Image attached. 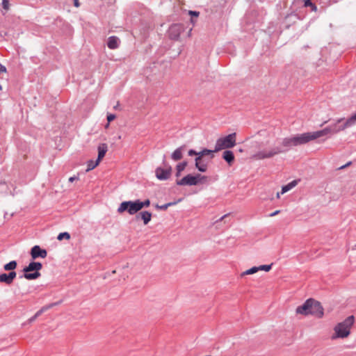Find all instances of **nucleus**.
<instances>
[{"label": "nucleus", "mask_w": 356, "mask_h": 356, "mask_svg": "<svg viewBox=\"0 0 356 356\" xmlns=\"http://www.w3.org/2000/svg\"><path fill=\"white\" fill-rule=\"evenodd\" d=\"M348 120L352 126H353L356 123V113L353 115L350 118H348Z\"/></svg>", "instance_id": "30"}, {"label": "nucleus", "mask_w": 356, "mask_h": 356, "mask_svg": "<svg viewBox=\"0 0 356 356\" xmlns=\"http://www.w3.org/2000/svg\"><path fill=\"white\" fill-rule=\"evenodd\" d=\"M6 72V67L0 63V74Z\"/></svg>", "instance_id": "41"}, {"label": "nucleus", "mask_w": 356, "mask_h": 356, "mask_svg": "<svg viewBox=\"0 0 356 356\" xmlns=\"http://www.w3.org/2000/svg\"><path fill=\"white\" fill-rule=\"evenodd\" d=\"M118 106H119V102H118L117 105L114 106V108H115V109H117V108H118Z\"/></svg>", "instance_id": "52"}, {"label": "nucleus", "mask_w": 356, "mask_h": 356, "mask_svg": "<svg viewBox=\"0 0 356 356\" xmlns=\"http://www.w3.org/2000/svg\"><path fill=\"white\" fill-rule=\"evenodd\" d=\"M187 165H188V162L186 161L181 162L177 165L176 170L182 172L185 170V168Z\"/></svg>", "instance_id": "26"}, {"label": "nucleus", "mask_w": 356, "mask_h": 356, "mask_svg": "<svg viewBox=\"0 0 356 356\" xmlns=\"http://www.w3.org/2000/svg\"><path fill=\"white\" fill-rule=\"evenodd\" d=\"M74 5L75 7H79L80 6L79 0H74Z\"/></svg>", "instance_id": "46"}, {"label": "nucleus", "mask_w": 356, "mask_h": 356, "mask_svg": "<svg viewBox=\"0 0 356 356\" xmlns=\"http://www.w3.org/2000/svg\"><path fill=\"white\" fill-rule=\"evenodd\" d=\"M280 213V210H277V211H274L273 213H271L270 214H269V216L270 217H273V216L277 215Z\"/></svg>", "instance_id": "43"}, {"label": "nucleus", "mask_w": 356, "mask_h": 356, "mask_svg": "<svg viewBox=\"0 0 356 356\" xmlns=\"http://www.w3.org/2000/svg\"><path fill=\"white\" fill-rule=\"evenodd\" d=\"M37 318V317L34 315L32 317H31L29 319V323H32L34 321H35V319Z\"/></svg>", "instance_id": "44"}, {"label": "nucleus", "mask_w": 356, "mask_h": 356, "mask_svg": "<svg viewBox=\"0 0 356 356\" xmlns=\"http://www.w3.org/2000/svg\"><path fill=\"white\" fill-rule=\"evenodd\" d=\"M210 159L207 158L201 159V160H195V168L201 172H205L208 169V164Z\"/></svg>", "instance_id": "12"}, {"label": "nucleus", "mask_w": 356, "mask_h": 356, "mask_svg": "<svg viewBox=\"0 0 356 356\" xmlns=\"http://www.w3.org/2000/svg\"><path fill=\"white\" fill-rule=\"evenodd\" d=\"M181 201V199H179L177 201H175V202H168V203H166V205H167V207H170L171 206H174L175 205L177 202H179Z\"/></svg>", "instance_id": "37"}, {"label": "nucleus", "mask_w": 356, "mask_h": 356, "mask_svg": "<svg viewBox=\"0 0 356 356\" xmlns=\"http://www.w3.org/2000/svg\"><path fill=\"white\" fill-rule=\"evenodd\" d=\"M272 265V264L270 265H261L258 266L257 268H259V270H265L268 272L271 269Z\"/></svg>", "instance_id": "29"}, {"label": "nucleus", "mask_w": 356, "mask_h": 356, "mask_svg": "<svg viewBox=\"0 0 356 356\" xmlns=\"http://www.w3.org/2000/svg\"><path fill=\"white\" fill-rule=\"evenodd\" d=\"M181 171H177V172H176V174H175V176H176L177 177H180V175H181Z\"/></svg>", "instance_id": "49"}, {"label": "nucleus", "mask_w": 356, "mask_h": 356, "mask_svg": "<svg viewBox=\"0 0 356 356\" xmlns=\"http://www.w3.org/2000/svg\"><path fill=\"white\" fill-rule=\"evenodd\" d=\"M312 2L311 1V0H305V3H304V6L305 7H309L312 5Z\"/></svg>", "instance_id": "39"}, {"label": "nucleus", "mask_w": 356, "mask_h": 356, "mask_svg": "<svg viewBox=\"0 0 356 356\" xmlns=\"http://www.w3.org/2000/svg\"><path fill=\"white\" fill-rule=\"evenodd\" d=\"M30 254L33 259H35L38 257L45 258L47 256V252L44 249H42L39 245H34L31 250Z\"/></svg>", "instance_id": "11"}, {"label": "nucleus", "mask_w": 356, "mask_h": 356, "mask_svg": "<svg viewBox=\"0 0 356 356\" xmlns=\"http://www.w3.org/2000/svg\"><path fill=\"white\" fill-rule=\"evenodd\" d=\"M155 207L158 210H163V211H165L168 209L166 204H163V205L156 204Z\"/></svg>", "instance_id": "34"}, {"label": "nucleus", "mask_w": 356, "mask_h": 356, "mask_svg": "<svg viewBox=\"0 0 356 356\" xmlns=\"http://www.w3.org/2000/svg\"><path fill=\"white\" fill-rule=\"evenodd\" d=\"M42 268V264L40 262L32 261L23 268V272H39Z\"/></svg>", "instance_id": "13"}, {"label": "nucleus", "mask_w": 356, "mask_h": 356, "mask_svg": "<svg viewBox=\"0 0 356 356\" xmlns=\"http://www.w3.org/2000/svg\"><path fill=\"white\" fill-rule=\"evenodd\" d=\"M40 275H41V274L39 272H34V271L33 273L24 272V274L20 275L19 277V278H20V279L25 278L28 280H36L38 277H40Z\"/></svg>", "instance_id": "17"}, {"label": "nucleus", "mask_w": 356, "mask_h": 356, "mask_svg": "<svg viewBox=\"0 0 356 356\" xmlns=\"http://www.w3.org/2000/svg\"><path fill=\"white\" fill-rule=\"evenodd\" d=\"M61 301H58V302H53V303H51V304H49V305H47L44 307H42V309L43 310V312H46L47 310L51 309V307H54V306H56V305H58L59 304H60Z\"/></svg>", "instance_id": "28"}, {"label": "nucleus", "mask_w": 356, "mask_h": 356, "mask_svg": "<svg viewBox=\"0 0 356 356\" xmlns=\"http://www.w3.org/2000/svg\"><path fill=\"white\" fill-rule=\"evenodd\" d=\"M222 159L228 163L229 165H232L234 161V155L232 151L225 150L222 154Z\"/></svg>", "instance_id": "18"}, {"label": "nucleus", "mask_w": 356, "mask_h": 356, "mask_svg": "<svg viewBox=\"0 0 356 356\" xmlns=\"http://www.w3.org/2000/svg\"><path fill=\"white\" fill-rule=\"evenodd\" d=\"M63 238H65L67 240L70 239V234L68 232H61L57 236V239L58 241H62Z\"/></svg>", "instance_id": "27"}, {"label": "nucleus", "mask_w": 356, "mask_h": 356, "mask_svg": "<svg viewBox=\"0 0 356 356\" xmlns=\"http://www.w3.org/2000/svg\"><path fill=\"white\" fill-rule=\"evenodd\" d=\"M76 179H78L77 177H75V176L74 177H71L69 179V181L70 182H73L74 180H76Z\"/></svg>", "instance_id": "45"}, {"label": "nucleus", "mask_w": 356, "mask_h": 356, "mask_svg": "<svg viewBox=\"0 0 356 356\" xmlns=\"http://www.w3.org/2000/svg\"><path fill=\"white\" fill-rule=\"evenodd\" d=\"M108 150V147L106 143H102L98 147V156L97 160L100 161L105 156L106 152Z\"/></svg>", "instance_id": "20"}, {"label": "nucleus", "mask_w": 356, "mask_h": 356, "mask_svg": "<svg viewBox=\"0 0 356 356\" xmlns=\"http://www.w3.org/2000/svg\"><path fill=\"white\" fill-rule=\"evenodd\" d=\"M189 15H190L191 16H195V17H197V16L199 15V12L190 10V11H189Z\"/></svg>", "instance_id": "40"}, {"label": "nucleus", "mask_w": 356, "mask_h": 356, "mask_svg": "<svg viewBox=\"0 0 356 356\" xmlns=\"http://www.w3.org/2000/svg\"><path fill=\"white\" fill-rule=\"evenodd\" d=\"M236 133L230 134L225 137L218 138L215 145V151H220L224 149H229L236 145Z\"/></svg>", "instance_id": "6"}, {"label": "nucleus", "mask_w": 356, "mask_h": 356, "mask_svg": "<svg viewBox=\"0 0 356 356\" xmlns=\"http://www.w3.org/2000/svg\"><path fill=\"white\" fill-rule=\"evenodd\" d=\"M99 162L100 161H98L97 159L95 161H94L92 160L88 161V163H87L86 172H88V171H90V170H93L96 166L98 165Z\"/></svg>", "instance_id": "23"}, {"label": "nucleus", "mask_w": 356, "mask_h": 356, "mask_svg": "<svg viewBox=\"0 0 356 356\" xmlns=\"http://www.w3.org/2000/svg\"><path fill=\"white\" fill-rule=\"evenodd\" d=\"M17 264L16 261H11L4 265L3 268L6 271L13 270L17 268Z\"/></svg>", "instance_id": "22"}, {"label": "nucleus", "mask_w": 356, "mask_h": 356, "mask_svg": "<svg viewBox=\"0 0 356 356\" xmlns=\"http://www.w3.org/2000/svg\"><path fill=\"white\" fill-rule=\"evenodd\" d=\"M184 31V26L179 24L171 25L168 29V35L170 39L178 40L181 33Z\"/></svg>", "instance_id": "9"}, {"label": "nucleus", "mask_w": 356, "mask_h": 356, "mask_svg": "<svg viewBox=\"0 0 356 356\" xmlns=\"http://www.w3.org/2000/svg\"><path fill=\"white\" fill-rule=\"evenodd\" d=\"M351 164V162H348V163H346V165L341 166L339 168V169H343V168H345L346 167L350 165Z\"/></svg>", "instance_id": "48"}, {"label": "nucleus", "mask_w": 356, "mask_h": 356, "mask_svg": "<svg viewBox=\"0 0 356 356\" xmlns=\"http://www.w3.org/2000/svg\"><path fill=\"white\" fill-rule=\"evenodd\" d=\"M207 179V177H206V178H201V180H202L201 183H204Z\"/></svg>", "instance_id": "51"}, {"label": "nucleus", "mask_w": 356, "mask_h": 356, "mask_svg": "<svg viewBox=\"0 0 356 356\" xmlns=\"http://www.w3.org/2000/svg\"><path fill=\"white\" fill-rule=\"evenodd\" d=\"M163 167L160 166L156 168L155 175L159 180H167L172 175V167L166 161V156L164 154L163 156Z\"/></svg>", "instance_id": "7"}, {"label": "nucleus", "mask_w": 356, "mask_h": 356, "mask_svg": "<svg viewBox=\"0 0 356 356\" xmlns=\"http://www.w3.org/2000/svg\"><path fill=\"white\" fill-rule=\"evenodd\" d=\"M296 312L305 316L311 314L321 318L323 316L324 309L320 302L313 298H309L302 305L298 306L296 309Z\"/></svg>", "instance_id": "2"}, {"label": "nucleus", "mask_w": 356, "mask_h": 356, "mask_svg": "<svg viewBox=\"0 0 356 356\" xmlns=\"http://www.w3.org/2000/svg\"><path fill=\"white\" fill-rule=\"evenodd\" d=\"M258 271H259V268H257V266H254V267L243 272L241 274V277H243L244 275H252Z\"/></svg>", "instance_id": "25"}, {"label": "nucleus", "mask_w": 356, "mask_h": 356, "mask_svg": "<svg viewBox=\"0 0 356 356\" xmlns=\"http://www.w3.org/2000/svg\"><path fill=\"white\" fill-rule=\"evenodd\" d=\"M109 123L108 122L107 124H106V128L108 127Z\"/></svg>", "instance_id": "53"}, {"label": "nucleus", "mask_w": 356, "mask_h": 356, "mask_svg": "<svg viewBox=\"0 0 356 356\" xmlns=\"http://www.w3.org/2000/svg\"><path fill=\"white\" fill-rule=\"evenodd\" d=\"M149 205L150 200L149 199L144 201H141L139 199L135 201H124L120 204L117 211L119 213L127 211L129 215H135L143 208L148 207Z\"/></svg>", "instance_id": "3"}, {"label": "nucleus", "mask_w": 356, "mask_h": 356, "mask_svg": "<svg viewBox=\"0 0 356 356\" xmlns=\"http://www.w3.org/2000/svg\"><path fill=\"white\" fill-rule=\"evenodd\" d=\"M185 148H186L185 145H181L179 147L177 148L172 153L171 159L175 161L181 160L183 157V152L184 151Z\"/></svg>", "instance_id": "15"}, {"label": "nucleus", "mask_w": 356, "mask_h": 356, "mask_svg": "<svg viewBox=\"0 0 356 356\" xmlns=\"http://www.w3.org/2000/svg\"><path fill=\"white\" fill-rule=\"evenodd\" d=\"M204 156L206 157L207 156H209L210 160H211L214 157V152H216L217 151H215V149L213 150L208 149H203L201 150Z\"/></svg>", "instance_id": "24"}, {"label": "nucleus", "mask_w": 356, "mask_h": 356, "mask_svg": "<svg viewBox=\"0 0 356 356\" xmlns=\"http://www.w3.org/2000/svg\"><path fill=\"white\" fill-rule=\"evenodd\" d=\"M119 42L117 36H111L108 38L107 46L111 49H115L119 47Z\"/></svg>", "instance_id": "16"}, {"label": "nucleus", "mask_w": 356, "mask_h": 356, "mask_svg": "<svg viewBox=\"0 0 356 356\" xmlns=\"http://www.w3.org/2000/svg\"><path fill=\"white\" fill-rule=\"evenodd\" d=\"M296 146L293 136L285 138L282 141L280 147H275L270 151H260L254 154L252 157L257 160L268 159L277 155L280 153L288 151L292 147Z\"/></svg>", "instance_id": "1"}, {"label": "nucleus", "mask_w": 356, "mask_h": 356, "mask_svg": "<svg viewBox=\"0 0 356 356\" xmlns=\"http://www.w3.org/2000/svg\"><path fill=\"white\" fill-rule=\"evenodd\" d=\"M355 318L353 316H349L344 321L337 323L334 327V334L331 337L332 339L338 338H346L350 334V329L354 324Z\"/></svg>", "instance_id": "4"}, {"label": "nucleus", "mask_w": 356, "mask_h": 356, "mask_svg": "<svg viewBox=\"0 0 356 356\" xmlns=\"http://www.w3.org/2000/svg\"><path fill=\"white\" fill-rule=\"evenodd\" d=\"M298 180H293V181H291L290 183H289L288 184L283 186L282 188L281 193H277V197L279 198L280 194H284V193H286L287 191H290L291 189H292L293 187H295L298 184Z\"/></svg>", "instance_id": "19"}, {"label": "nucleus", "mask_w": 356, "mask_h": 356, "mask_svg": "<svg viewBox=\"0 0 356 356\" xmlns=\"http://www.w3.org/2000/svg\"><path fill=\"white\" fill-rule=\"evenodd\" d=\"M116 116L115 114L108 113L107 115V121L108 123H110L111 121H113L114 119H115Z\"/></svg>", "instance_id": "32"}, {"label": "nucleus", "mask_w": 356, "mask_h": 356, "mask_svg": "<svg viewBox=\"0 0 356 356\" xmlns=\"http://www.w3.org/2000/svg\"><path fill=\"white\" fill-rule=\"evenodd\" d=\"M227 216V214L224 215L220 218V220H222L224 218H225Z\"/></svg>", "instance_id": "50"}, {"label": "nucleus", "mask_w": 356, "mask_h": 356, "mask_svg": "<svg viewBox=\"0 0 356 356\" xmlns=\"http://www.w3.org/2000/svg\"><path fill=\"white\" fill-rule=\"evenodd\" d=\"M10 273H8V275L10 277V278L11 279V280L13 282L14 279L17 276V273L15 271L13 270H9Z\"/></svg>", "instance_id": "31"}, {"label": "nucleus", "mask_w": 356, "mask_h": 356, "mask_svg": "<svg viewBox=\"0 0 356 356\" xmlns=\"http://www.w3.org/2000/svg\"><path fill=\"white\" fill-rule=\"evenodd\" d=\"M140 218L143 220L144 225H147L152 219V213L148 211H143L138 214L136 213V219L138 220Z\"/></svg>", "instance_id": "14"}, {"label": "nucleus", "mask_w": 356, "mask_h": 356, "mask_svg": "<svg viewBox=\"0 0 356 356\" xmlns=\"http://www.w3.org/2000/svg\"><path fill=\"white\" fill-rule=\"evenodd\" d=\"M343 118L339 119L335 123L329 125L322 130L317 131L319 138L327 134H335L341 131L352 127L348 119L345 122Z\"/></svg>", "instance_id": "5"}, {"label": "nucleus", "mask_w": 356, "mask_h": 356, "mask_svg": "<svg viewBox=\"0 0 356 356\" xmlns=\"http://www.w3.org/2000/svg\"><path fill=\"white\" fill-rule=\"evenodd\" d=\"M296 146L305 145L319 138L318 131L307 132L293 136Z\"/></svg>", "instance_id": "8"}, {"label": "nucleus", "mask_w": 356, "mask_h": 356, "mask_svg": "<svg viewBox=\"0 0 356 356\" xmlns=\"http://www.w3.org/2000/svg\"><path fill=\"white\" fill-rule=\"evenodd\" d=\"M0 282L5 283L6 284H10L13 283V281L10 278L8 273H2L0 274Z\"/></svg>", "instance_id": "21"}, {"label": "nucleus", "mask_w": 356, "mask_h": 356, "mask_svg": "<svg viewBox=\"0 0 356 356\" xmlns=\"http://www.w3.org/2000/svg\"><path fill=\"white\" fill-rule=\"evenodd\" d=\"M176 184L178 186H196L197 185V181L194 175L189 174L181 179H177Z\"/></svg>", "instance_id": "10"}, {"label": "nucleus", "mask_w": 356, "mask_h": 356, "mask_svg": "<svg viewBox=\"0 0 356 356\" xmlns=\"http://www.w3.org/2000/svg\"><path fill=\"white\" fill-rule=\"evenodd\" d=\"M42 313H44L43 310L42 309V308L38 310L35 314V316L38 318V316H40Z\"/></svg>", "instance_id": "42"}, {"label": "nucleus", "mask_w": 356, "mask_h": 356, "mask_svg": "<svg viewBox=\"0 0 356 356\" xmlns=\"http://www.w3.org/2000/svg\"><path fill=\"white\" fill-rule=\"evenodd\" d=\"M188 156H196L197 154V151L194 150V149H190L188 152Z\"/></svg>", "instance_id": "38"}, {"label": "nucleus", "mask_w": 356, "mask_h": 356, "mask_svg": "<svg viewBox=\"0 0 356 356\" xmlns=\"http://www.w3.org/2000/svg\"><path fill=\"white\" fill-rule=\"evenodd\" d=\"M9 1L8 0H2V6L4 9H8Z\"/></svg>", "instance_id": "36"}, {"label": "nucleus", "mask_w": 356, "mask_h": 356, "mask_svg": "<svg viewBox=\"0 0 356 356\" xmlns=\"http://www.w3.org/2000/svg\"><path fill=\"white\" fill-rule=\"evenodd\" d=\"M312 8V10L316 11L317 10V7L315 4L312 3V5L310 6Z\"/></svg>", "instance_id": "47"}, {"label": "nucleus", "mask_w": 356, "mask_h": 356, "mask_svg": "<svg viewBox=\"0 0 356 356\" xmlns=\"http://www.w3.org/2000/svg\"><path fill=\"white\" fill-rule=\"evenodd\" d=\"M196 177V180L197 181V184L200 182H202L201 178H206V176L202 175L200 174H197L196 175H194Z\"/></svg>", "instance_id": "35"}, {"label": "nucleus", "mask_w": 356, "mask_h": 356, "mask_svg": "<svg viewBox=\"0 0 356 356\" xmlns=\"http://www.w3.org/2000/svg\"><path fill=\"white\" fill-rule=\"evenodd\" d=\"M205 158L206 157L204 156L202 151L197 152L196 158L195 159V160H201V159H205Z\"/></svg>", "instance_id": "33"}]
</instances>
